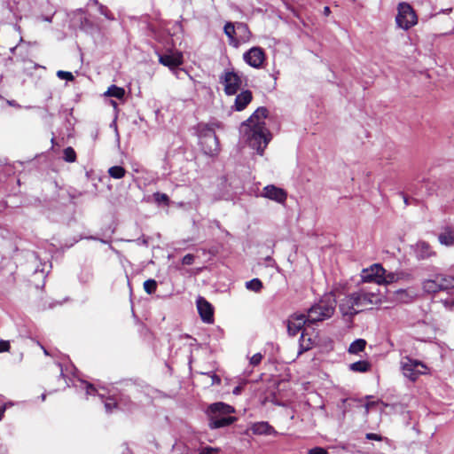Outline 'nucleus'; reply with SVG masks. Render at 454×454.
<instances>
[{"label": "nucleus", "instance_id": "nucleus-24", "mask_svg": "<svg viewBox=\"0 0 454 454\" xmlns=\"http://www.w3.org/2000/svg\"><path fill=\"white\" fill-rule=\"evenodd\" d=\"M439 242L442 245L451 247L454 246V230L450 226H446L443 231L438 236Z\"/></svg>", "mask_w": 454, "mask_h": 454}, {"label": "nucleus", "instance_id": "nucleus-21", "mask_svg": "<svg viewBox=\"0 0 454 454\" xmlns=\"http://www.w3.org/2000/svg\"><path fill=\"white\" fill-rule=\"evenodd\" d=\"M253 94L251 90H242L239 94L236 96L234 107L237 111H243L247 105L252 101Z\"/></svg>", "mask_w": 454, "mask_h": 454}, {"label": "nucleus", "instance_id": "nucleus-39", "mask_svg": "<svg viewBox=\"0 0 454 454\" xmlns=\"http://www.w3.org/2000/svg\"><path fill=\"white\" fill-rule=\"evenodd\" d=\"M195 260V256L192 254H185L182 259V263L184 265H192L193 264Z\"/></svg>", "mask_w": 454, "mask_h": 454}, {"label": "nucleus", "instance_id": "nucleus-37", "mask_svg": "<svg viewBox=\"0 0 454 454\" xmlns=\"http://www.w3.org/2000/svg\"><path fill=\"white\" fill-rule=\"evenodd\" d=\"M154 199L158 203H164L165 205H168L169 198L165 193L156 192L154 193Z\"/></svg>", "mask_w": 454, "mask_h": 454}, {"label": "nucleus", "instance_id": "nucleus-49", "mask_svg": "<svg viewBox=\"0 0 454 454\" xmlns=\"http://www.w3.org/2000/svg\"><path fill=\"white\" fill-rule=\"evenodd\" d=\"M401 196H402V197H403V199L404 204H405L406 206H408V205H409V199H408V197H407L404 193H403V192L401 193Z\"/></svg>", "mask_w": 454, "mask_h": 454}, {"label": "nucleus", "instance_id": "nucleus-38", "mask_svg": "<svg viewBox=\"0 0 454 454\" xmlns=\"http://www.w3.org/2000/svg\"><path fill=\"white\" fill-rule=\"evenodd\" d=\"M57 76L59 79H65L67 81H74V76L73 75V74L68 71L59 70L57 72Z\"/></svg>", "mask_w": 454, "mask_h": 454}, {"label": "nucleus", "instance_id": "nucleus-26", "mask_svg": "<svg viewBox=\"0 0 454 454\" xmlns=\"http://www.w3.org/2000/svg\"><path fill=\"white\" fill-rule=\"evenodd\" d=\"M236 29L237 23L234 24L232 22H227L223 27L224 34L228 36L230 44L234 46H238V44L240 43V40L237 39L235 36Z\"/></svg>", "mask_w": 454, "mask_h": 454}, {"label": "nucleus", "instance_id": "nucleus-45", "mask_svg": "<svg viewBox=\"0 0 454 454\" xmlns=\"http://www.w3.org/2000/svg\"><path fill=\"white\" fill-rule=\"evenodd\" d=\"M84 383L86 385L85 390H86L87 395H94L97 392L96 387L91 383H89V382H84Z\"/></svg>", "mask_w": 454, "mask_h": 454}, {"label": "nucleus", "instance_id": "nucleus-43", "mask_svg": "<svg viewBox=\"0 0 454 454\" xmlns=\"http://www.w3.org/2000/svg\"><path fill=\"white\" fill-rule=\"evenodd\" d=\"M218 451H219L218 449L208 446V447L202 448L199 454H215Z\"/></svg>", "mask_w": 454, "mask_h": 454}, {"label": "nucleus", "instance_id": "nucleus-34", "mask_svg": "<svg viewBox=\"0 0 454 454\" xmlns=\"http://www.w3.org/2000/svg\"><path fill=\"white\" fill-rule=\"evenodd\" d=\"M117 401L119 403L120 408L123 406L128 410H131L134 406V403L132 402L131 398L129 395L123 394L119 395Z\"/></svg>", "mask_w": 454, "mask_h": 454}, {"label": "nucleus", "instance_id": "nucleus-5", "mask_svg": "<svg viewBox=\"0 0 454 454\" xmlns=\"http://www.w3.org/2000/svg\"><path fill=\"white\" fill-rule=\"evenodd\" d=\"M401 369L403 375L414 382L420 375L427 373L428 367L419 360L405 356L401 362Z\"/></svg>", "mask_w": 454, "mask_h": 454}, {"label": "nucleus", "instance_id": "nucleus-33", "mask_svg": "<svg viewBox=\"0 0 454 454\" xmlns=\"http://www.w3.org/2000/svg\"><path fill=\"white\" fill-rule=\"evenodd\" d=\"M63 159L65 161L69 162V163H73V162L76 161L77 156H76V153L73 147L68 146L64 149Z\"/></svg>", "mask_w": 454, "mask_h": 454}, {"label": "nucleus", "instance_id": "nucleus-15", "mask_svg": "<svg viewBox=\"0 0 454 454\" xmlns=\"http://www.w3.org/2000/svg\"><path fill=\"white\" fill-rule=\"evenodd\" d=\"M197 309L201 320L207 324L214 323V308L212 304L204 297L200 296L197 299Z\"/></svg>", "mask_w": 454, "mask_h": 454}, {"label": "nucleus", "instance_id": "nucleus-10", "mask_svg": "<svg viewBox=\"0 0 454 454\" xmlns=\"http://www.w3.org/2000/svg\"><path fill=\"white\" fill-rule=\"evenodd\" d=\"M268 116V109L266 107H258L253 114L243 122V126L246 129H267L265 126V119Z\"/></svg>", "mask_w": 454, "mask_h": 454}, {"label": "nucleus", "instance_id": "nucleus-30", "mask_svg": "<svg viewBox=\"0 0 454 454\" xmlns=\"http://www.w3.org/2000/svg\"><path fill=\"white\" fill-rule=\"evenodd\" d=\"M236 30H238V32L240 34V41L246 42L250 39L251 32L249 30L248 26L246 23L238 22Z\"/></svg>", "mask_w": 454, "mask_h": 454}, {"label": "nucleus", "instance_id": "nucleus-36", "mask_svg": "<svg viewBox=\"0 0 454 454\" xmlns=\"http://www.w3.org/2000/svg\"><path fill=\"white\" fill-rule=\"evenodd\" d=\"M157 282L154 279H147L144 282V289L146 294H153L157 290Z\"/></svg>", "mask_w": 454, "mask_h": 454}, {"label": "nucleus", "instance_id": "nucleus-40", "mask_svg": "<svg viewBox=\"0 0 454 454\" xmlns=\"http://www.w3.org/2000/svg\"><path fill=\"white\" fill-rule=\"evenodd\" d=\"M308 454H328V451L323 447H314L308 450Z\"/></svg>", "mask_w": 454, "mask_h": 454}, {"label": "nucleus", "instance_id": "nucleus-6", "mask_svg": "<svg viewBox=\"0 0 454 454\" xmlns=\"http://www.w3.org/2000/svg\"><path fill=\"white\" fill-rule=\"evenodd\" d=\"M245 132L248 136L249 145L256 149L260 155L263 154L264 149L267 147L271 135L267 129H248Z\"/></svg>", "mask_w": 454, "mask_h": 454}, {"label": "nucleus", "instance_id": "nucleus-17", "mask_svg": "<svg viewBox=\"0 0 454 454\" xmlns=\"http://www.w3.org/2000/svg\"><path fill=\"white\" fill-rule=\"evenodd\" d=\"M263 196L278 203H285L287 192L282 188L270 184L263 188Z\"/></svg>", "mask_w": 454, "mask_h": 454}, {"label": "nucleus", "instance_id": "nucleus-29", "mask_svg": "<svg viewBox=\"0 0 454 454\" xmlns=\"http://www.w3.org/2000/svg\"><path fill=\"white\" fill-rule=\"evenodd\" d=\"M106 95L118 99H122L125 96V90L116 85H111L106 92Z\"/></svg>", "mask_w": 454, "mask_h": 454}, {"label": "nucleus", "instance_id": "nucleus-48", "mask_svg": "<svg viewBox=\"0 0 454 454\" xmlns=\"http://www.w3.org/2000/svg\"><path fill=\"white\" fill-rule=\"evenodd\" d=\"M5 410H6V406L5 405H3V406L0 407V420L3 419V418L4 416Z\"/></svg>", "mask_w": 454, "mask_h": 454}, {"label": "nucleus", "instance_id": "nucleus-13", "mask_svg": "<svg viewBox=\"0 0 454 454\" xmlns=\"http://www.w3.org/2000/svg\"><path fill=\"white\" fill-rule=\"evenodd\" d=\"M243 59L250 67L261 68L266 59V54L262 48L256 46L246 51L243 55Z\"/></svg>", "mask_w": 454, "mask_h": 454}, {"label": "nucleus", "instance_id": "nucleus-25", "mask_svg": "<svg viewBox=\"0 0 454 454\" xmlns=\"http://www.w3.org/2000/svg\"><path fill=\"white\" fill-rule=\"evenodd\" d=\"M252 431L255 434H271L275 433V429L268 422H257L252 426Z\"/></svg>", "mask_w": 454, "mask_h": 454}, {"label": "nucleus", "instance_id": "nucleus-2", "mask_svg": "<svg viewBox=\"0 0 454 454\" xmlns=\"http://www.w3.org/2000/svg\"><path fill=\"white\" fill-rule=\"evenodd\" d=\"M336 303L333 294L324 295L317 303L309 309L306 316L309 323L313 325L332 317L335 311Z\"/></svg>", "mask_w": 454, "mask_h": 454}, {"label": "nucleus", "instance_id": "nucleus-3", "mask_svg": "<svg viewBox=\"0 0 454 454\" xmlns=\"http://www.w3.org/2000/svg\"><path fill=\"white\" fill-rule=\"evenodd\" d=\"M422 288L425 293L434 294L440 292H449L454 289V276L436 273L422 282Z\"/></svg>", "mask_w": 454, "mask_h": 454}, {"label": "nucleus", "instance_id": "nucleus-54", "mask_svg": "<svg viewBox=\"0 0 454 454\" xmlns=\"http://www.w3.org/2000/svg\"><path fill=\"white\" fill-rule=\"evenodd\" d=\"M44 354L45 355H49L48 351L46 349H44Z\"/></svg>", "mask_w": 454, "mask_h": 454}, {"label": "nucleus", "instance_id": "nucleus-9", "mask_svg": "<svg viewBox=\"0 0 454 454\" xmlns=\"http://www.w3.org/2000/svg\"><path fill=\"white\" fill-rule=\"evenodd\" d=\"M385 273L386 270L381 265L374 264L370 269L364 270L361 278L365 283L375 282L379 285L393 283L395 279V276H391V279H387Z\"/></svg>", "mask_w": 454, "mask_h": 454}, {"label": "nucleus", "instance_id": "nucleus-20", "mask_svg": "<svg viewBox=\"0 0 454 454\" xmlns=\"http://www.w3.org/2000/svg\"><path fill=\"white\" fill-rule=\"evenodd\" d=\"M200 145L204 153L209 156L216 155L220 150L219 140L216 135L200 140Z\"/></svg>", "mask_w": 454, "mask_h": 454}, {"label": "nucleus", "instance_id": "nucleus-22", "mask_svg": "<svg viewBox=\"0 0 454 454\" xmlns=\"http://www.w3.org/2000/svg\"><path fill=\"white\" fill-rule=\"evenodd\" d=\"M221 125L218 122L213 123H200L198 125V135L200 140L208 138L209 137L215 136V128H220Z\"/></svg>", "mask_w": 454, "mask_h": 454}, {"label": "nucleus", "instance_id": "nucleus-52", "mask_svg": "<svg viewBox=\"0 0 454 454\" xmlns=\"http://www.w3.org/2000/svg\"><path fill=\"white\" fill-rule=\"evenodd\" d=\"M240 392V388L239 387H235L233 393L234 394H239Z\"/></svg>", "mask_w": 454, "mask_h": 454}, {"label": "nucleus", "instance_id": "nucleus-41", "mask_svg": "<svg viewBox=\"0 0 454 454\" xmlns=\"http://www.w3.org/2000/svg\"><path fill=\"white\" fill-rule=\"evenodd\" d=\"M262 356L260 353H256L251 357L250 364L254 366H256L262 362Z\"/></svg>", "mask_w": 454, "mask_h": 454}, {"label": "nucleus", "instance_id": "nucleus-1", "mask_svg": "<svg viewBox=\"0 0 454 454\" xmlns=\"http://www.w3.org/2000/svg\"><path fill=\"white\" fill-rule=\"evenodd\" d=\"M234 411L232 406L222 402L210 404L207 409L209 427L216 429L230 426L237 420L236 417L230 416Z\"/></svg>", "mask_w": 454, "mask_h": 454}, {"label": "nucleus", "instance_id": "nucleus-47", "mask_svg": "<svg viewBox=\"0 0 454 454\" xmlns=\"http://www.w3.org/2000/svg\"><path fill=\"white\" fill-rule=\"evenodd\" d=\"M212 380H213V384L216 383V384H220L221 383V379L219 376H217L216 374H214L213 377H212Z\"/></svg>", "mask_w": 454, "mask_h": 454}, {"label": "nucleus", "instance_id": "nucleus-44", "mask_svg": "<svg viewBox=\"0 0 454 454\" xmlns=\"http://www.w3.org/2000/svg\"><path fill=\"white\" fill-rule=\"evenodd\" d=\"M444 307L448 309H454V298L442 300Z\"/></svg>", "mask_w": 454, "mask_h": 454}, {"label": "nucleus", "instance_id": "nucleus-11", "mask_svg": "<svg viewBox=\"0 0 454 454\" xmlns=\"http://www.w3.org/2000/svg\"><path fill=\"white\" fill-rule=\"evenodd\" d=\"M268 116V109L266 107H258L253 114L243 122V126L246 129H267L265 126V119Z\"/></svg>", "mask_w": 454, "mask_h": 454}, {"label": "nucleus", "instance_id": "nucleus-8", "mask_svg": "<svg viewBox=\"0 0 454 454\" xmlns=\"http://www.w3.org/2000/svg\"><path fill=\"white\" fill-rule=\"evenodd\" d=\"M220 82L223 85L224 93L228 96L235 95L240 89L242 80L240 75L233 69H226L219 77Z\"/></svg>", "mask_w": 454, "mask_h": 454}, {"label": "nucleus", "instance_id": "nucleus-50", "mask_svg": "<svg viewBox=\"0 0 454 454\" xmlns=\"http://www.w3.org/2000/svg\"><path fill=\"white\" fill-rule=\"evenodd\" d=\"M330 13H331V10H330V8H329L328 6H325V7L324 8V14H325V16H329V15H330Z\"/></svg>", "mask_w": 454, "mask_h": 454}, {"label": "nucleus", "instance_id": "nucleus-27", "mask_svg": "<svg viewBox=\"0 0 454 454\" xmlns=\"http://www.w3.org/2000/svg\"><path fill=\"white\" fill-rule=\"evenodd\" d=\"M371 367H372V365H371L370 362H368L366 360H360V361L352 363L349 365L350 370L353 372H366L370 371Z\"/></svg>", "mask_w": 454, "mask_h": 454}, {"label": "nucleus", "instance_id": "nucleus-31", "mask_svg": "<svg viewBox=\"0 0 454 454\" xmlns=\"http://www.w3.org/2000/svg\"><path fill=\"white\" fill-rule=\"evenodd\" d=\"M108 175L114 179H121L125 176L126 169L121 166H113L108 169Z\"/></svg>", "mask_w": 454, "mask_h": 454}, {"label": "nucleus", "instance_id": "nucleus-16", "mask_svg": "<svg viewBox=\"0 0 454 454\" xmlns=\"http://www.w3.org/2000/svg\"><path fill=\"white\" fill-rule=\"evenodd\" d=\"M339 309L343 316L354 317L359 313L354 293L346 295L340 301Z\"/></svg>", "mask_w": 454, "mask_h": 454}, {"label": "nucleus", "instance_id": "nucleus-12", "mask_svg": "<svg viewBox=\"0 0 454 454\" xmlns=\"http://www.w3.org/2000/svg\"><path fill=\"white\" fill-rule=\"evenodd\" d=\"M268 116V109L266 107H258L253 114L243 122V126L246 129H267L265 126V119Z\"/></svg>", "mask_w": 454, "mask_h": 454}, {"label": "nucleus", "instance_id": "nucleus-53", "mask_svg": "<svg viewBox=\"0 0 454 454\" xmlns=\"http://www.w3.org/2000/svg\"><path fill=\"white\" fill-rule=\"evenodd\" d=\"M391 276H395V275H394L393 273H389V274H387V276H385V278H386L387 279H391Z\"/></svg>", "mask_w": 454, "mask_h": 454}, {"label": "nucleus", "instance_id": "nucleus-4", "mask_svg": "<svg viewBox=\"0 0 454 454\" xmlns=\"http://www.w3.org/2000/svg\"><path fill=\"white\" fill-rule=\"evenodd\" d=\"M396 25L403 30H408L418 23V15L414 8L408 3H400L395 17Z\"/></svg>", "mask_w": 454, "mask_h": 454}, {"label": "nucleus", "instance_id": "nucleus-7", "mask_svg": "<svg viewBox=\"0 0 454 454\" xmlns=\"http://www.w3.org/2000/svg\"><path fill=\"white\" fill-rule=\"evenodd\" d=\"M354 294L359 312L366 309H372L373 306L381 303L380 294L378 292L360 288L356 292H354Z\"/></svg>", "mask_w": 454, "mask_h": 454}, {"label": "nucleus", "instance_id": "nucleus-42", "mask_svg": "<svg viewBox=\"0 0 454 454\" xmlns=\"http://www.w3.org/2000/svg\"><path fill=\"white\" fill-rule=\"evenodd\" d=\"M11 348V344L8 340H0V353L8 352Z\"/></svg>", "mask_w": 454, "mask_h": 454}, {"label": "nucleus", "instance_id": "nucleus-32", "mask_svg": "<svg viewBox=\"0 0 454 454\" xmlns=\"http://www.w3.org/2000/svg\"><path fill=\"white\" fill-rule=\"evenodd\" d=\"M105 409L106 412L110 413L114 410L120 409L117 398L114 396H109L105 401Z\"/></svg>", "mask_w": 454, "mask_h": 454}, {"label": "nucleus", "instance_id": "nucleus-35", "mask_svg": "<svg viewBox=\"0 0 454 454\" xmlns=\"http://www.w3.org/2000/svg\"><path fill=\"white\" fill-rule=\"evenodd\" d=\"M246 287L254 292H260L262 288V282L259 278H254L246 283Z\"/></svg>", "mask_w": 454, "mask_h": 454}, {"label": "nucleus", "instance_id": "nucleus-28", "mask_svg": "<svg viewBox=\"0 0 454 454\" xmlns=\"http://www.w3.org/2000/svg\"><path fill=\"white\" fill-rule=\"evenodd\" d=\"M366 346V340L364 339H357L354 340L348 347V353L350 354H357L361 351H364Z\"/></svg>", "mask_w": 454, "mask_h": 454}, {"label": "nucleus", "instance_id": "nucleus-23", "mask_svg": "<svg viewBox=\"0 0 454 454\" xmlns=\"http://www.w3.org/2000/svg\"><path fill=\"white\" fill-rule=\"evenodd\" d=\"M416 254L419 259L424 260L435 255V252L427 242L419 241L416 245Z\"/></svg>", "mask_w": 454, "mask_h": 454}, {"label": "nucleus", "instance_id": "nucleus-19", "mask_svg": "<svg viewBox=\"0 0 454 454\" xmlns=\"http://www.w3.org/2000/svg\"><path fill=\"white\" fill-rule=\"evenodd\" d=\"M317 334L314 333H309V329L304 328L301 332V335L300 338V345H299V354L306 352L313 348L316 344Z\"/></svg>", "mask_w": 454, "mask_h": 454}, {"label": "nucleus", "instance_id": "nucleus-46", "mask_svg": "<svg viewBox=\"0 0 454 454\" xmlns=\"http://www.w3.org/2000/svg\"><path fill=\"white\" fill-rule=\"evenodd\" d=\"M366 438L369 439V440H374V441H380L381 440V436L380 434H373V433L367 434H366Z\"/></svg>", "mask_w": 454, "mask_h": 454}, {"label": "nucleus", "instance_id": "nucleus-18", "mask_svg": "<svg viewBox=\"0 0 454 454\" xmlns=\"http://www.w3.org/2000/svg\"><path fill=\"white\" fill-rule=\"evenodd\" d=\"M159 62L169 69H175L183 64L184 59L182 53L176 52V54L160 55Z\"/></svg>", "mask_w": 454, "mask_h": 454}, {"label": "nucleus", "instance_id": "nucleus-51", "mask_svg": "<svg viewBox=\"0 0 454 454\" xmlns=\"http://www.w3.org/2000/svg\"><path fill=\"white\" fill-rule=\"evenodd\" d=\"M375 403L374 402H372V403H367L366 405H365V408L366 410L368 411L370 407H372V405H374Z\"/></svg>", "mask_w": 454, "mask_h": 454}, {"label": "nucleus", "instance_id": "nucleus-14", "mask_svg": "<svg viewBox=\"0 0 454 454\" xmlns=\"http://www.w3.org/2000/svg\"><path fill=\"white\" fill-rule=\"evenodd\" d=\"M307 317L304 314L293 315L287 321V332L289 335L295 336L300 331H303L307 327H310Z\"/></svg>", "mask_w": 454, "mask_h": 454}]
</instances>
